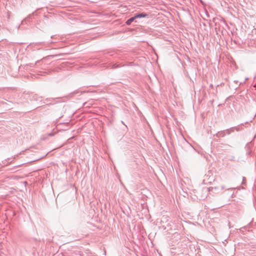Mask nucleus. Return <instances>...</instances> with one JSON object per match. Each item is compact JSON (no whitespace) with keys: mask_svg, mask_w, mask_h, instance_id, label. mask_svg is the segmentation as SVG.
Listing matches in <instances>:
<instances>
[{"mask_svg":"<svg viewBox=\"0 0 256 256\" xmlns=\"http://www.w3.org/2000/svg\"><path fill=\"white\" fill-rule=\"evenodd\" d=\"M136 19V17L134 16V17H132L130 18L129 20H128L126 22V24H128V25H130V24L134 22V20Z\"/></svg>","mask_w":256,"mask_h":256,"instance_id":"1","label":"nucleus"},{"mask_svg":"<svg viewBox=\"0 0 256 256\" xmlns=\"http://www.w3.org/2000/svg\"><path fill=\"white\" fill-rule=\"evenodd\" d=\"M146 16V15L144 14H137L135 16L136 18H144Z\"/></svg>","mask_w":256,"mask_h":256,"instance_id":"2","label":"nucleus"}]
</instances>
